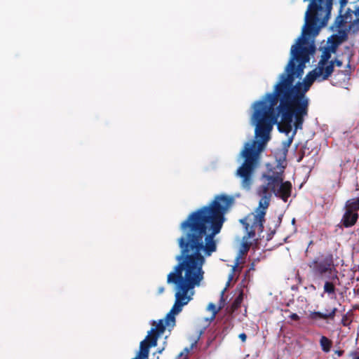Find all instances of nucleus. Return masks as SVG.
Here are the masks:
<instances>
[{"mask_svg": "<svg viewBox=\"0 0 359 359\" xmlns=\"http://www.w3.org/2000/svg\"><path fill=\"white\" fill-rule=\"evenodd\" d=\"M335 287L334 284L330 281H325L324 285V292L329 294L334 293Z\"/></svg>", "mask_w": 359, "mask_h": 359, "instance_id": "9d476101", "label": "nucleus"}, {"mask_svg": "<svg viewBox=\"0 0 359 359\" xmlns=\"http://www.w3.org/2000/svg\"><path fill=\"white\" fill-rule=\"evenodd\" d=\"M337 311V308H334L333 309H332V311L330 312L325 313H324L325 320H326V319H333L334 318V316L336 314Z\"/></svg>", "mask_w": 359, "mask_h": 359, "instance_id": "2eb2a0df", "label": "nucleus"}, {"mask_svg": "<svg viewBox=\"0 0 359 359\" xmlns=\"http://www.w3.org/2000/svg\"><path fill=\"white\" fill-rule=\"evenodd\" d=\"M342 324L346 326V320L344 318L342 319Z\"/></svg>", "mask_w": 359, "mask_h": 359, "instance_id": "5701e85b", "label": "nucleus"}, {"mask_svg": "<svg viewBox=\"0 0 359 359\" xmlns=\"http://www.w3.org/2000/svg\"><path fill=\"white\" fill-rule=\"evenodd\" d=\"M290 318L293 320H298L299 319V316L296 313H292L290 316Z\"/></svg>", "mask_w": 359, "mask_h": 359, "instance_id": "f3484780", "label": "nucleus"}, {"mask_svg": "<svg viewBox=\"0 0 359 359\" xmlns=\"http://www.w3.org/2000/svg\"><path fill=\"white\" fill-rule=\"evenodd\" d=\"M308 318L312 320V322L316 325L321 327L322 325L320 323V320L324 319L325 316L324 313H321L320 311H311L309 314Z\"/></svg>", "mask_w": 359, "mask_h": 359, "instance_id": "423d86ee", "label": "nucleus"}, {"mask_svg": "<svg viewBox=\"0 0 359 359\" xmlns=\"http://www.w3.org/2000/svg\"><path fill=\"white\" fill-rule=\"evenodd\" d=\"M351 358L352 359H359V353L357 351L351 353Z\"/></svg>", "mask_w": 359, "mask_h": 359, "instance_id": "6ab92c4d", "label": "nucleus"}, {"mask_svg": "<svg viewBox=\"0 0 359 359\" xmlns=\"http://www.w3.org/2000/svg\"><path fill=\"white\" fill-rule=\"evenodd\" d=\"M208 310L212 313V319L215 318L218 312V309L216 308L215 305L213 303H210L208 306Z\"/></svg>", "mask_w": 359, "mask_h": 359, "instance_id": "ddd939ff", "label": "nucleus"}, {"mask_svg": "<svg viewBox=\"0 0 359 359\" xmlns=\"http://www.w3.org/2000/svg\"><path fill=\"white\" fill-rule=\"evenodd\" d=\"M358 218V212H353L346 210V212L342 219L343 224L346 227L351 226L356 222Z\"/></svg>", "mask_w": 359, "mask_h": 359, "instance_id": "39448f33", "label": "nucleus"}, {"mask_svg": "<svg viewBox=\"0 0 359 359\" xmlns=\"http://www.w3.org/2000/svg\"><path fill=\"white\" fill-rule=\"evenodd\" d=\"M163 291H164V288H163V287H159V289H158V292H159L160 294H161V293H162Z\"/></svg>", "mask_w": 359, "mask_h": 359, "instance_id": "4be33fe9", "label": "nucleus"}, {"mask_svg": "<svg viewBox=\"0 0 359 359\" xmlns=\"http://www.w3.org/2000/svg\"><path fill=\"white\" fill-rule=\"evenodd\" d=\"M268 186H259L257 189V194L260 197L259 206L255 210V212L249 214L241 222L245 225L247 236H243L241 249L239 251L240 255L238 256L241 258L242 255L246 253L251 245L250 239L253 238L256 232H262L264 222V216L266 215V209L268 208L270 201L272 196V193L276 196L280 197L285 202L290 196L291 186L289 183H285L280 185L279 189L277 186L281 181V176L278 175L276 178L271 176H268L267 178Z\"/></svg>", "mask_w": 359, "mask_h": 359, "instance_id": "7ed1b4c3", "label": "nucleus"}, {"mask_svg": "<svg viewBox=\"0 0 359 359\" xmlns=\"http://www.w3.org/2000/svg\"><path fill=\"white\" fill-rule=\"evenodd\" d=\"M337 311V308H334L333 309H332V311L330 312L325 313H324L325 320H326V319H333L334 318V316L336 314Z\"/></svg>", "mask_w": 359, "mask_h": 359, "instance_id": "4468645a", "label": "nucleus"}, {"mask_svg": "<svg viewBox=\"0 0 359 359\" xmlns=\"http://www.w3.org/2000/svg\"><path fill=\"white\" fill-rule=\"evenodd\" d=\"M339 43L337 38L328 39L326 46L323 48V53L317 67L309 72L302 82L294 85L296 79L302 78L305 67L299 75V64L293 63L287 69L279 76L278 82L273 87V93H266L261 100L252 104L253 112L250 117V123L255 126V140L247 142L241 151L240 156L245 159L243 163L238 168L236 176L241 178V187L250 190L253 182L252 175L257 168L260 154L264 151L271 137L273 126L280 116L278 124L279 130L285 133L287 140L283 142V158L286 156L287 149L291 145L297 130L302 129L304 118L308 116L309 98L306 93L314 81L326 80L333 72L334 65L341 67L342 62L335 59L331 60L332 54L336 53ZM285 159L278 161L273 170L262 175L261 186H268L267 177L276 178L281 176V181L277 186L289 183L284 182L283 172L285 167Z\"/></svg>", "mask_w": 359, "mask_h": 359, "instance_id": "f257e3e1", "label": "nucleus"}, {"mask_svg": "<svg viewBox=\"0 0 359 359\" xmlns=\"http://www.w3.org/2000/svg\"><path fill=\"white\" fill-rule=\"evenodd\" d=\"M337 354H338L339 355H341V352H340V351L337 352Z\"/></svg>", "mask_w": 359, "mask_h": 359, "instance_id": "393cba45", "label": "nucleus"}, {"mask_svg": "<svg viewBox=\"0 0 359 359\" xmlns=\"http://www.w3.org/2000/svg\"><path fill=\"white\" fill-rule=\"evenodd\" d=\"M239 339L245 342L247 339V336L245 333H241L238 335Z\"/></svg>", "mask_w": 359, "mask_h": 359, "instance_id": "a211bd4d", "label": "nucleus"}, {"mask_svg": "<svg viewBox=\"0 0 359 359\" xmlns=\"http://www.w3.org/2000/svg\"><path fill=\"white\" fill-rule=\"evenodd\" d=\"M165 344H166V341H164V343H163V346L162 348H158V351H157V353H160V354H161V353H163V351H164V349H165Z\"/></svg>", "mask_w": 359, "mask_h": 359, "instance_id": "412c9836", "label": "nucleus"}, {"mask_svg": "<svg viewBox=\"0 0 359 359\" xmlns=\"http://www.w3.org/2000/svg\"><path fill=\"white\" fill-rule=\"evenodd\" d=\"M223 224H181L184 236L178 239L181 255L176 256L178 264L168 275L167 283L175 285V304L164 319L152 320V328L140 342V350L133 359H148L149 348L157 346L158 339L175 325V316L188 304L195 294L194 288L204 278L203 266L205 257L217 250L215 236Z\"/></svg>", "mask_w": 359, "mask_h": 359, "instance_id": "f03ea898", "label": "nucleus"}, {"mask_svg": "<svg viewBox=\"0 0 359 359\" xmlns=\"http://www.w3.org/2000/svg\"><path fill=\"white\" fill-rule=\"evenodd\" d=\"M239 259H240V257H237L236 259L235 264L232 266V271L229 275V280H228V283H227L228 285H229V282L231 281L232 279L233 278V273L236 271V269L237 268V266H238V265L239 264Z\"/></svg>", "mask_w": 359, "mask_h": 359, "instance_id": "9b49d317", "label": "nucleus"}, {"mask_svg": "<svg viewBox=\"0 0 359 359\" xmlns=\"http://www.w3.org/2000/svg\"><path fill=\"white\" fill-rule=\"evenodd\" d=\"M320 344L324 352H329L331 348L332 341L325 336H323L320 340Z\"/></svg>", "mask_w": 359, "mask_h": 359, "instance_id": "6e6552de", "label": "nucleus"}, {"mask_svg": "<svg viewBox=\"0 0 359 359\" xmlns=\"http://www.w3.org/2000/svg\"><path fill=\"white\" fill-rule=\"evenodd\" d=\"M197 341L191 344L190 347L185 348L176 358V359H187L189 352L195 347Z\"/></svg>", "mask_w": 359, "mask_h": 359, "instance_id": "1a4fd4ad", "label": "nucleus"}, {"mask_svg": "<svg viewBox=\"0 0 359 359\" xmlns=\"http://www.w3.org/2000/svg\"><path fill=\"white\" fill-rule=\"evenodd\" d=\"M346 210L353 212L359 210V197L350 199L346 203Z\"/></svg>", "mask_w": 359, "mask_h": 359, "instance_id": "0eeeda50", "label": "nucleus"}, {"mask_svg": "<svg viewBox=\"0 0 359 359\" xmlns=\"http://www.w3.org/2000/svg\"><path fill=\"white\" fill-rule=\"evenodd\" d=\"M225 290H226V289L222 290V292H221V303L219 304V309H221L224 306V303L222 302V301H223V297H224Z\"/></svg>", "mask_w": 359, "mask_h": 359, "instance_id": "aec40b11", "label": "nucleus"}, {"mask_svg": "<svg viewBox=\"0 0 359 359\" xmlns=\"http://www.w3.org/2000/svg\"><path fill=\"white\" fill-rule=\"evenodd\" d=\"M313 290H316V287L313 285H311V286Z\"/></svg>", "mask_w": 359, "mask_h": 359, "instance_id": "b1692460", "label": "nucleus"}, {"mask_svg": "<svg viewBox=\"0 0 359 359\" xmlns=\"http://www.w3.org/2000/svg\"><path fill=\"white\" fill-rule=\"evenodd\" d=\"M239 259H240V257H237L236 259L235 264L232 266V271L229 275V280H228V283H227L228 285H229V282L231 281L232 279L233 278V273L236 271V269L237 268V266H238V265L239 264Z\"/></svg>", "mask_w": 359, "mask_h": 359, "instance_id": "f8f14e48", "label": "nucleus"}, {"mask_svg": "<svg viewBox=\"0 0 359 359\" xmlns=\"http://www.w3.org/2000/svg\"><path fill=\"white\" fill-rule=\"evenodd\" d=\"M243 300V293H241L235 299L234 304L238 306L239 305Z\"/></svg>", "mask_w": 359, "mask_h": 359, "instance_id": "dca6fc26", "label": "nucleus"}, {"mask_svg": "<svg viewBox=\"0 0 359 359\" xmlns=\"http://www.w3.org/2000/svg\"><path fill=\"white\" fill-rule=\"evenodd\" d=\"M312 270L313 280L318 279H332L337 277V271L331 257L315 260L309 264Z\"/></svg>", "mask_w": 359, "mask_h": 359, "instance_id": "20e7f679", "label": "nucleus"}]
</instances>
